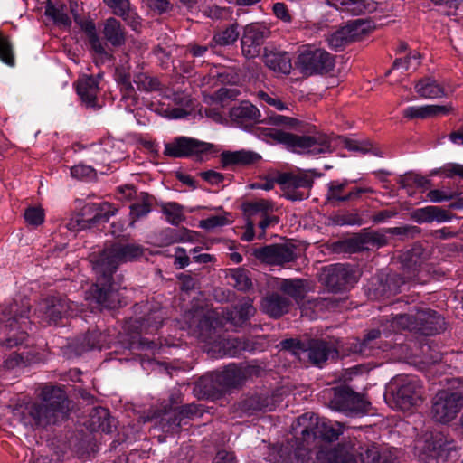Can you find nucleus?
Wrapping results in <instances>:
<instances>
[{
    "mask_svg": "<svg viewBox=\"0 0 463 463\" xmlns=\"http://www.w3.org/2000/svg\"><path fill=\"white\" fill-rule=\"evenodd\" d=\"M144 251L142 245L129 241L128 236H123L106 245L100 252L91 254L90 261L96 275V282L89 290V298L109 309L125 304L120 290L113 284V275L121 264L138 260Z\"/></svg>",
    "mask_w": 463,
    "mask_h": 463,
    "instance_id": "1",
    "label": "nucleus"
},
{
    "mask_svg": "<svg viewBox=\"0 0 463 463\" xmlns=\"http://www.w3.org/2000/svg\"><path fill=\"white\" fill-rule=\"evenodd\" d=\"M39 401L27 402L22 411V420L33 429H45L63 420L69 411L70 401L61 386L45 384Z\"/></svg>",
    "mask_w": 463,
    "mask_h": 463,
    "instance_id": "2",
    "label": "nucleus"
},
{
    "mask_svg": "<svg viewBox=\"0 0 463 463\" xmlns=\"http://www.w3.org/2000/svg\"><path fill=\"white\" fill-rule=\"evenodd\" d=\"M260 136L269 137L272 140L283 144L292 152L298 154L319 155L331 153L332 138L327 135L316 130L314 126L302 125L296 131L302 132L303 135H296L273 128H260Z\"/></svg>",
    "mask_w": 463,
    "mask_h": 463,
    "instance_id": "3",
    "label": "nucleus"
},
{
    "mask_svg": "<svg viewBox=\"0 0 463 463\" xmlns=\"http://www.w3.org/2000/svg\"><path fill=\"white\" fill-rule=\"evenodd\" d=\"M30 304L26 299L0 306V344L12 348L28 337Z\"/></svg>",
    "mask_w": 463,
    "mask_h": 463,
    "instance_id": "4",
    "label": "nucleus"
},
{
    "mask_svg": "<svg viewBox=\"0 0 463 463\" xmlns=\"http://www.w3.org/2000/svg\"><path fill=\"white\" fill-rule=\"evenodd\" d=\"M323 398L327 401L331 409L349 415L365 413L369 406L364 396L345 385L325 390Z\"/></svg>",
    "mask_w": 463,
    "mask_h": 463,
    "instance_id": "5",
    "label": "nucleus"
},
{
    "mask_svg": "<svg viewBox=\"0 0 463 463\" xmlns=\"http://www.w3.org/2000/svg\"><path fill=\"white\" fill-rule=\"evenodd\" d=\"M463 409V391L439 390L431 401V415L435 421L448 424L453 421Z\"/></svg>",
    "mask_w": 463,
    "mask_h": 463,
    "instance_id": "6",
    "label": "nucleus"
},
{
    "mask_svg": "<svg viewBox=\"0 0 463 463\" xmlns=\"http://www.w3.org/2000/svg\"><path fill=\"white\" fill-rule=\"evenodd\" d=\"M393 402L402 411H409L422 402L423 387L415 378L397 376L392 381Z\"/></svg>",
    "mask_w": 463,
    "mask_h": 463,
    "instance_id": "7",
    "label": "nucleus"
},
{
    "mask_svg": "<svg viewBox=\"0 0 463 463\" xmlns=\"http://www.w3.org/2000/svg\"><path fill=\"white\" fill-rule=\"evenodd\" d=\"M76 309L77 306L66 298L49 297L39 302L34 315L39 323L50 326L56 325L62 317L72 315Z\"/></svg>",
    "mask_w": 463,
    "mask_h": 463,
    "instance_id": "8",
    "label": "nucleus"
},
{
    "mask_svg": "<svg viewBox=\"0 0 463 463\" xmlns=\"http://www.w3.org/2000/svg\"><path fill=\"white\" fill-rule=\"evenodd\" d=\"M296 65L305 76L326 74L335 67L334 57L322 49H308L299 53Z\"/></svg>",
    "mask_w": 463,
    "mask_h": 463,
    "instance_id": "9",
    "label": "nucleus"
},
{
    "mask_svg": "<svg viewBox=\"0 0 463 463\" xmlns=\"http://www.w3.org/2000/svg\"><path fill=\"white\" fill-rule=\"evenodd\" d=\"M356 273L350 264L335 263L322 269L320 280L329 290L338 292L357 282Z\"/></svg>",
    "mask_w": 463,
    "mask_h": 463,
    "instance_id": "10",
    "label": "nucleus"
},
{
    "mask_svg": "<svg viewBox=\"0 0 463 463\" xmlns=\"http://www.w3.org/2000/svg\"><path fill=\"white\" fill-rule=\"evenodd\" d=\"M307 413L299 418V424L304 428L301 430V438L309 446L315 441L316 439H321L327 441H334L338 439L342 434L341 426L335 428L326 421V419H320L315 414L309 416V423L306 425L307 420Z\"/></svg>",
    "mask_w": 463,
    "mask_h": 463,
    "instance_id": "11",
    "label": "nucleus"
},
{
    "mask_svg": "<svg viewBox=\"0 0 463 463\" xmlns=\"http://www.w3.org/2000/svg\"><path fill=\"white\" fill-rule=\"evenodd\" d=\"M373 27L369 20L356 19L348 22L328 35V45L335 51H341L351 43L360 40Z\"/></svg>",
    "mask_w": 463,
    "mask_h": 463,
    "instance_id": "12",
    "label": "nucleus"
},
{
    "mask_svg": "<svg viewBox=\"0 0 463 463\" xmlns=\"http://www.w3.org/2000/svg\"><path fill=\"white\" fill-rule=\"evenodd\" d=\"M392 347V342L383 339L382 331L376 328L368 330L362 340L355 339L349 345L350 352L362 357L376 356Z\"/></svg>",
    "mask_w": 463,
    "mask_h": 463,
    "instance_id": "13",
    "label": "nucleus"
},
{
    "mask_svg": "<svg viewBox=\"0 0 463 463\" xmlns=\"http://www.w3.org/2000/svg\"><path fill=\"white\" fill-rule=\"evenodd\" d=\"M241 209L246 217L253 218L257 214H260L261 219L258 223L260 232L257 235L260 240L265 238L266 230L269 227L275 226L279 222V216L272 214L275 205L270 200L258 199L245 202L242 203Z\"/></svg>",
    "mask_w": 463,
    "mask_h": 463,
    "instance_id": "14",
    "label": "nucleus"
},
{
    "mask_svg": "<svg viewBox=\"0 0 463 463\" xmlns=\"http://www.w3.org/2000/svg\"><path fill=\"white\" fill-rule=\"evenodd\" d=\"M213 149V145L211 143L188 137H179L165 145L164 155L173 158H183L209 153Z\"/></svg>",
    "mask_w": 463,
    "mask_h": 463,
    "instance_id": "15",
    "label": "nucleus"
},
{
    "mask_svg": "<svg viewBox=\"0 0 463 463\" xmlns=\"http://www.w3.org/2000/svg\"><path fill=\"white\" fill-rule=\"evenodd\" d=\"M297 247L291 243H276L255 249L254 257L269 265L283 266L294 261L298 255Z\"/></svg>",
    "mask_w": 463,
    "mask_h": 463,
    "instance_id": "16",
    "label": "nucleus"
},
{
    "mask_svg": "<svg viewBox=\"0 0 463 463\" xmlns=\"http://www.w3.org/2000/svg\"><path fill=\"white\" fill-rule=\"evenodd\" d=\"M269 29L258 23L247 24L241 39V53L246 59H253L260 53L265 40L269 36Z\"/></svg>",
    "mask_w": 463,
    "mask_h": 463,
    "instance_id": "17",
    "label": "nucleus"
},
{
    "mask_svg": "<svg viewBox=\"0 0 463 463\" xmlns=\"http://www.w3.org/2000/svg\"><path fill=\"white\" fill-rule=\"evenodd\" d=\"M276 463H315V461L310 446L300 437L288 439L280 446Z\"/></svg>",
    "mask_w": 463,
    "mask_h": 463,
    "instance_id": "18",
    "label": "nucleus"
},
{
    "mask_svg": "<svg viewBox=\"0 0 463 463\" xmlns=\"http://www.w3.org/2000/svg\"><path fill=\"white\" fill-rule=\"evenodd\" d=\"M337 356L338 350L333 342L322 338L307 339L303 360L307 358L311 364L322 367L329 358L334 359Z\"/></svg>",
    "mask_w": 463,
    "mask_h": 463,
    "instance_id": "19",
    "label": "nucleus"
},
{
    "mask_svg": "<svg viewBox=\"0 0 463 463\" xmlns=\"http://www.w3.org/2000/svg\"><path fill=\"white\" fill-rule=\"evenodd\" d=\"M276 182L282 186L285 196L288 200L301 201L307 198V195L300 189L310 188L313 179L306 174L281 173L277 176Z\"/></svg>",
    "mask_w": 463,
    "mask_h": 463,
    "instance_id": "20",
    "label": "nucleus"
},
{
    "mask_svg": "<svg viewBox=\"0 0 463 463\" xmlns=\"http://www.w3.org/2000/svg\"><path fill=\"white\" fill-rule=\"evenodd\" d=\"M349 181H331L327 184V191L326 194V200L328 203L333 205L339 204L340 203L357 201L363 194H373V190L370 187H354L347 193H345Z\"/></svg>",
    "mask_w": 463,
    "mask_h": 463,
    "instance_id": "21",
    "label": "nucleus"
},
{
    "mask_svg": "<svg viewBox=\"0 0 463 463\" xmlns=\"http://www.w3.org/2000/svg\"><path fill=\"white\" fill-rule=\"evenodd\" d=\"M291 300L277 290L268 292L261 298L260 309L271 318L278 319L289 312Z\"/></svg>",
    "mask_w": 463,
    "mask_h": 463,
    "instance_id": "22",
    "label": "nucleus"
},
{
    "mask_svg": "<svg viewBox=\"0 0 463 463\" xmlns=\"http://www.w3.org/2000/svg\"><path fill=\"white\" fill-rule=\"evenodd\" d=\"M118 212V208L108 202L100 203H90L85 204L79 213L80 215L90 225L96 226L101 222H109L111 216Z\"/></svg>",
    "mask_w": 463,
    "mask_h": 463,
    "instance_id": "23",
    "label": "nucleus"
},
{
    "mask_svg": "<svg viewBox=\"0 0 463 463\" xmlns=\"http://www.w3.org/2000/svg\"><path fill=\"white\" fill-rule=\"evenodd\" d=\"M269 287L288 297L289 299L292 298L296 303L302 301L307 291V283L303 279H279L274 278Z\"/></svg>",
    "mask_w": 463,
    "mask_h": 463,
    "instance_id": "24",
    "label": "nucleus"
},
{
    "mask_svg": "<svg viewBox=\"0 0 463 463\" xmlns=\"http://www.w3.org/2000/svg\"><path fill=\"white\" fill-rule=\"evenodd\" d=\"M417 332L430 335L443 332L446 329L444 317L430 308L416 310Z\"/></svg>",
    "mask_w": 463,
    "mask_h": 463,
    "instance_id": "25",
    "label": "nucleus"
},
{
    "mask_svg": "<svg viewBox=\"0 0 463 463\" xmlns=\"http://www.w3.org/2000/svg\"><path fill=\"white\" fill-rule=\"evenodd\" d=\"M256 314L253 299L247 297L239 301L224 316L225 319L236 329L247 325L250 319Z\"/></svg>",
    "mask_w": 463,
    "mask_h": 463,
    "instance_id": "26",
    "label": "nucleus"
},
{
    "mask_svg": "<svg viewBox=\"0 0 463 463\" xmlns=\"http://www.w3.org/2000/svg\"><path fill=\"white\" fill-rule=\"evenodd\" d=\"M356 452L361 463H397V457L392 450L375 443L360 445Z\"/></svg>",
    "mask_w": 463,
    "mask_h": 463,
    "instance_id": "27",
    "label": "nucleus"
},
{
    "mask_svg": "<svg viewBox=\"0 0 463 463\" xmlns=\"http://www.w3.org/2000/svg\"><path fill=\"white\" fill-rule=\"evenodd\" d=\"M410 215L411 219L419 224L433 222H445L451 221L453 218V214L449 210L434 205L414 209Z\"/></svg>",
    "mask_w": 463,
    "mask_h": 463,
    "instance_id": "28",
    "label": "nucleus"
},
{
    "mask_svg": "<svg viewBox=\"0 0 463 463\" xmlns=\"http://www.w3.org/2000/svg\"><path fill=\"white\" fill-rule=\"evenodd\" d=\"M260 116L259 109L247 100L233 106L230 110L231 120L243 128L260 122Z\"/></svg>",
    "mask_w": 463,
    "mask_h": 463,
    "instance_id": "29",
    "label": "nucleus"
},
{
    "mask_svg": "<svg viewBox=\"0 0 463 463\" xmlns=\"http://www.w3.org/2000/svg\"><path fill=\"white\" fill-rule=\"evenodd\" d=\"M76 90L81 101L87 107L97 108L96 99L99 93V80L94 76H82L76 83Z\"/></svg>",
    "mask_w": 463,
    "mask_h": 463,
    "instance_id": "30",
    "label": "nucleus"
},
{
    "mask_svg": "<svg viewBox=\"0 0 463 463\" xmlns=\"http://www.w3.org/2000/svg\"><path fill=\"white\" fill-rule=\"evenodd\" d=\"M317 463H357L353 454L344 447H322L317 452Z\"/></svg>",
    "mask_w": 463,
    "mask_h": 463,
    "instance_id": "31",
    "label": "nucleus"
},
{
    "mask_svg": "<svg viewBox=\"0 0 463 463\" xmlns=\"http://www.w3.org/2000/svg\"><path fill=\"white\" fill-rule=\"evenodd\" d=\"M263 61L267 67L274 71L289 73L291 70V60L288 53L275 48H264Z\"/></svg>",
    "mask_w": 463,
    "mask_h": 463,
    "instance_id": "32",
    "label": "nucleus"
},
{
    "mask_svg": "<svg viewBox=\"0 0 463 463\" xmlns=\"http://www.w3.org/2000/svg\"><path fill=\"white\" fill-rule=\"evenodd\" d=\"M278 402V397L275 395H270L268 392L253 394L250 397H247L241 402V409L244 411H273Z\"/></svg>",
    "mask_w": 463,
    "mask_h": 463,
    "instance_id": "33",
    "label": "nucleus"
},
{
    "mask_svg": "<svg viewBox=\"0 0 463 463\" xmlns=\"http://www.w3.org/2000/svg\"><path fill=\"white\" fill-rule=\"evenodd\" d=\"M250 374L249 368L230 365L217 375V382L224 388H236L240 386Z\"/></svg>",
    "mask_w": 463,
    "mask_h": 463,
    "instance_id": "34",
    "label": "nucleus"
},
{
    "mask_svg": "<svg viewBox=\"0 0 463 463\" xmlns=\"http://www.w3.org/2000/svg\"><path fill=\"white\" fill-rule=\"evenodd\" d=\"M260 158L257 153L250 151H224L221 154V162L223 167L230 165H248Z\"/></svg>",
    "mask_w": 463,
    "mask_h": 463,
    "instance_id": "35",
    "label": "nucleus"
},
{
    "mask_svg": "<svg viewBox=\"0 0 463 463\" xmlns=\"http://www.w3.org/2000/svg\"><path fill=\"white\" fill-rule=\"evenodd\" d=\"M219 321L212 314L202 317L197 324V336L204 343L212 344L217 340L216 327Z\"/></svg>",
    "mask_w": 463,
    "mask_h": 463,
    "instance_id": "36",
    "label": "nucleus"
},
{
    "mask_svg": "<svg viewBox=\"0 0 463 463\" xmlns=\"http://www.w3.org/2000/svg\"><path fill=\"white\" fill-rule=\"evenodd\" d=\"M103 34L113 46H121L126 42V32L120 22L114 17H109L105 21Z\"/></svg>",
    "mask_w": 463,
    "mask_h": 463,
    "instance_id": "37",
    "label": "nucleus"
},
{
    "mask_svg": "<svg viewBox=\"0 0 463 463\" xmlns=\"http://www.w3.org/2000/svg\"><path fill=\"white\" fill-rule=\"evenodd\" d=\"M154 196L147 193H141L135 203L130 205V226H134L137 220L146 217L152 210Z\"/></svg>",
    "mask_w": 463,
    "mask_h": 463,
    "instance_id": "38",
    "label": "nucleus"
},
{
    "mask_svg": "<svg viewBox=\"0 0 463 463\" xmlns=\"http://www.w3.org/2000/svg\"><path fill=\"white\" fill-rule=\"evenodd\" d=\"M165 314L162 308L156 307L149 309V312L145 317L137 320L140 331L146 334L155 333L162 326Z\"/></svg>",
    "mask_w": 463,
    "mask_h": 463,
    "instance_id": "39",
    "label": "nucleus"
},
{
    "mask_svg": "<svg viewBox=\"0 0 463 463\" xmlns=\"http://www.w3.org/2000/svg\"><path fill=\"white\" fill-rule=\"evenodd\" d=\"M449 108L439 105H426L422 107H409L404 110V117L408 118H428L437 115L449 113Z\"/></svg>",
    "mask_w": 463,
    "mask_h": 463,
    "instance_id": "40",
    "label": "nucleus"
},
{
    "mask_svg": "<svg viewBox=\"0 0 463 463\" xmlns=\"http://www.w3.org/2000/svg\"><path fill=\"white\" fill-rule=\"evenodd\" d=\"M184 419L178 407L165 408L161 416L160 426L166 433H176L180 430Z\"/></svg>",
    "mask_w": 463,
    "mask_h": 463,
    "instance_id": "41",
    "label": "nucleus"
},
{
    "mask_svg": "<svg viewBox=\"0 0 463 463\" xmlns=\"http://www.w3.org/2000/svg\"><path fill=\"white\" fill-rule=\"evenodd\" d=\"M90 417V425L93 430H101L107 433L111 431V419L108 409L103 407L94 408Z\"/></svg>",
    "mask_w": 463,
    "mask_h": 463,
    "instance_id": "42",
    "label": "nucleus"
},
{
    "mask_svg": "<svg viewBox=\"0 0 463 463\" xmlns=\"http://www.w3.org/2000/svg\"><path fill=\"white\" fill-rule=\"evenodd\" d=\"M71 7H67L65 5H52L48 3L45 7V15L52 19L55 24L62 27H70L71 20L69 16V11Z\"/></svg>",
    "mask_w": 463,
    "mask_h": 463,
    "instance_id": "43",
    "label": "nucleus"
},
{
    "mask_svg": "<svg viewBox=\"0 0 463 463\" xmlns=\"http://www.w3.org/2000/svg\"><path fill=\"white\" fill-rule=\"evenodd\" d=\"M222 349L229 356H237L243 351L252 352L255 350L254 343L243 338H227L222 343Z\"/></svg>",
    "mask_w": 463,
    "mask_h": 463,
    "instance_id": "44",
    "label": "nucleus"
},
{
    "mask_svg": "<svg viewBox=\"0 0 463 463\" xmlns=\"http://www.w3.org/2000/svg\"><path fill=\"white\" fill-rule=\"evenodd\" d=\"M100 334L97 331L88 332L86 335L76 339L75 344L71 346L76 355L100 347Z\"/></svg>",
    "mask_w": 463,
    "mask_h": 463,
    "instance_id": "45",
    "label": "nucleus"
},
{
    "mask_svg": "<svg viewBox=\"0 0 463 463\" xmlns=\"http://www.w3.org/2000/svg\"><path fill=\"white\" fill-rule=\"evenodd\" d=\"M133 81L139 91L153 92L162 89V84L157 77L146 72H137L133 75Z\"/></svg>",
    "mask_w": 463,
    "mask_h": 463,
    "instance_id": "46",
    "label": "nucleus"
},
{
    "mask_svg": "<svg viewBox=\"0 0 463 463\" xmlns=\"http://www.w3.org/2000/svg\"><path fill=\"white\" fill-rule=\"evenodd\" d=\"M425 250L420 245H414L402 255V264L408 269L415 271L425 260Z\"/></svg>",
    "mask_w": 463,
    "mask_h": 463,
    "instance_id": "47",
    "label": "nucleus"
},
{
    "mask_svg": "<svg viewBox=\"0 0 463 463\" xmlns=\"http://www.w3.org/2000/svg\"><path fill=\"white\" fill-rule=\"evenodd\" d=\"M415 89L420 97L426 99H434L444 95V89L432 79L420 80Z\"/></svg>",
    "mask_w": 463,
    "mask_h": 463,
    "instance_id": "48",
    "label": "nucleus"
},
{
    "mask_svg": "<svg viewBox=\"0 0 463 463\" xmlns=\"http://www.w3.org/2000/svg\"><path fill=\"white\" fill-rule=\"evenodd\" d=\"M37 360L36 355L29 350L21 353L14 352L5 360L4 365L7 369H14L17 366H26Z\"/></svg>",
    "mask_w": 463,
    "mask_h": 463,
    "instance_id": "49",
    "label": "nucleus"
},
{
    "mask_svg": "<svg viewBox=\"0 0 463 463\" xmlns=\"http://www.w3.org/2000/svg\"><path fill=\"white\" fill-rule=\"evenodd\" d=\"M238 24H232L223 30L217 32L213 38L216 45L227 46L233 44L239 38Z\"/></svg>",
    "mask_w": 463,
    "mask_h": 463,
    "instance_id": "50",
    "label": "nucleus"
},
{
    "mask_svg": "<svg viewBox=\"0 0 463 463\" xmlns=\"http://www.w3.org/2000/svg\"><path fill=\"white\" fill-rule=\"evenodd\" d=\"M160 206L162 213L165 215L167 222L171 224L178 225L185 220L183 206L177 203H162Z\"/></svg>",
    "mask_w": 463,
    "mask_h": 463,
    "instance_id": "51",
    "label": "nucleus"
},
{
    "mask_svg": "<svg viewBox=\"0 0 463 463\" xmlns=\"http://www.w3.org/2000/svg\"><path fill=\"white\" fill-rule=\"evenodd\" d=\"M339 247L345 252L354 253L368 250L364 233H357L353 237L338 242Z\"/></svg>",
    "mask_w": 463,
    "mask_h": 463,
    "instance_id": "52",
    "label": "nucleus"
},
{
    "mask_svg": "<svg viewBox=\"0 0 463 463\" xmlns=\"http://www.w3.org/2000/svg\"><path fill=\"white\" fill-rule=\"evenodd\" d=\"M165 233L169 239L168 243L195 241L199 239L198 232L188 230L184 227L179 229H167Z\"/></svg>",
    "mask_w": 463,
    "mask_h": 463,
    "instance_id": "53",
    "label": "nucleus"
},
{
    "mask_svg": "<svg viewBox=\"0 0 463 463\" xmlns=\"http://www.w3.org/2000/svg\"><path fill=\"white\" fill-rule=\"evenodd\" d=\"M420 54L419 52H410L405 58H396L392 69L387 71L386 75H389L392 70L402 69L403 71H409L412 68L415 71L420 65Z\"/></svg>",
    "mask_w": 463,
    "mask_h": 463,
    "instance_id": "54",
    "label": "nucleus"
},
{
    "mask_svg": "<svg viewBox=\"0 0 463 463\" xmlns=\"http://www.w3.org/2000/svg\"><path fill=\"white\" fill-rule=\"evenodd\" d=\"M345 302L344 298L331 296L327 298H317L309 301V304L314 308L322 311V310H335L341 306L342 303Z\"/></svg>",
    "mask_w": 463,
    "mask_h": 463,
    "instance_id": "55",
    "label": "nucleus"
},
{
    "mask_svg": "<svg viewBox=\"0 0 463 463\" xmlns=\"http://www.w3.org/2000/svg\"><path fill=\"white\" fill-rule=\"evenodd\" d=\"M281 346L283 350L289 351L292 353L293 355L298 357L299 360H303V356L305 355L306 352L307 339H285L281 342Z\"/></svg>",
    "mask_w": 463,
    "mask_h": 463,
    "instance_id": "56",
    "label": "nucleus"
},
{
    "mask_svg": "<svg viewBox=\"0 0 463 463\" xmlns=\"http://www.w3.org/2000/svg\"><path fill=\"white\" fill-rule=\"evenodd\" d=\"M345 146L350 151L361 152L363 154L373 153L375 156H381L379 149L374 148L369 140L356 141L345 138L344 140Z\"/></svg>",
    "mask_w": 463,
    "mask_h": 463,
    "instance_id": "57",
    "label": "nucleus"
},
{
    "mask_svg": "<svg viewBox=\"0 0 463 463\" xmlns=\"http://www.w3.org/2000/svg\"><path fill=\"white\" fill-rule=\"evenodd\" d=\"M231 279L233 280V286L239 290L245 291L252 286L248 271L244 269L238 268L232 269L231 272Z\"/></svg>",
    "mask_w": 463,
    "mask_h": 463,
    "instance_id": "58",
    "label": "nucleus"
},
{
    "mask_svg": "<svg viewBox=\"0 0 463 463\" xmlns=\"http://www.w3.org/2000/svg\"><path fill=\"white\" fill-rule=\"evenodd\" d=\"M392 326L399 329L417 331L416 313L397 315L393 317Z\"/></svg>",
    "mask_w": 463,
    "mask_h": 463,
    "instance_id": "59",
    "label": "nucleus"
},
{
    "mask_svg": "<svg viewBox=\"0 0 463 463\" xmlns=\"http://www.w3.org/2000/svg\"><path fill=\"white\" fill-rule=\"evenodd\" d=\"M0 60L7 65L14 64V57L13 53V46L8 38L0 31Z\"/></svg>",
    "mask_w": 463,
    "mask_h": 463,
    "instance_id": "60",
    "label": "nucleus"
},
{
    "mask_svg": "<svg viewBox=\"0 0 463 463\" xmlns=\"http://www.w3.org/2000/svg\"><path fill=\"white\" fill-rule=\"evenodd\" d=\"M326 5L335 9H340L336 2L345 7V10L354 15H360L363 14L361 0H325Z\"/></svg>",
    "mask_w": 463,
    "mask_h": 463,
    "instance_id": "61",
    "label": "nucleus"
},
{
    "mask_svg": "<svg viewBox=\"0 0 463 463\" xmlns=\"http://www.w3.org/2000/svg\"><path fill=\"white\" fill-rule=\"evenodd\" d=\"M441 175L447 178H454L458 176L463 180V165L457 163H448L442 167L433 170L431 175Z\"/></svg>",
    "mask_w": 463,
    "mask_h": 463,
    "instance_id": "62",
    "label": "nucleus"
},
{
    "mask_svg": "<svg viewBox=\"0 0 463 463\" xmlns=\"http://www.w3.org/2000/svg\"><path fill=\"white\" fill-rule=\"evenodd\" d=\"M24 217L27 224L39 226L44 221V212L41 207L30 206L24 211Z\"/></svg>",
    "mask_w": 463,
    "mask_h": 463,
    "instance_id": "63",
    "label": "nucleus"
},
{
    "mask_svg": "<svg viewBox=\"0 0 463 463\" xmlns=\"http://www.w3.org/2000/svg\"><path fill=\"white\" fill-rule=\"evenodd\" d=\"M268 123L274 126L285 127L293 130L298 129L302 125L298 119L282 115L270 116L268 118Z\"/></svg>",
    "mask_w": 463,
    "mask_h": 463,
    "instance_id": "64",
    "label": "nucleus"
}]
</instances>
